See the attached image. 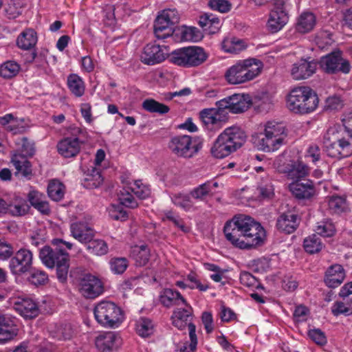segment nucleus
<instances>
[{
    "label": "nucleus",
    "mask_w": 352,
    "mask_h": 352,
    "mask_svg": "<svg viewBox=\"0 0 352 352\" xmlns=\"http://www.w3.org/2000/svg\"><path fill=\"white\" fill-rule=\"evenodd\" d=\"M208 6L212 10L221 13L228 12L232 8V4L228 0H210Z\"/></svg>",
    "instance_id": "57"
},
{
    "label": "nucleus",
    "mask_w": 352,
    "mask_h": 352,
    "mask_svg": "<svg viewBox=\"0 0 352 352\" xmlns=\"http://www.w3.org/2000/svg\"><path fill=\"white\" fill-rule=\"evenodd\" d=\"M17 335V329L12 320L0 314V343L3 344L12 340Z\"/></svg>",
    "instance_id": "26"
},
{
    "label": "nucleus",
    "mask_w": 352,
    "mask_h": 352,
    "mask_svg": "<svg viewBox=\"0 0 352 352\" xmlns=\"http://www.w3.org/2000/svg\"><path fill=\"white\" fill-rule=\"evenodd\" d=\"M6 208L5 214L15 217L26 215L30 209L27 200L19 196L13 197L9 203L6 201Z\"/></svg>",
    "instance_id": "23"
},
{
    "label": "nucleus",
    "mask_w": 352,
    "mask_h": 352,
    "mask_svg": "<svg viewBox=\"0 0 352 352\" xmlns=\"http://www.w3.org/2000/svg\"><path fill=\"white\" fill-rule=\"evenodd\" d=\"M168 147L178 157L191 158L201 148L202 143L190 135H177L171 138Z\"/></svg>",
    "instance_id": "10"
},
{
    "label": "nucleus",
    "mask_w": 352,
    "mask_h": 352,
    "mask_svg": "<svg viewBox=\"0 0 352 352\" xmlns=\"http://www.w3.org/2000/svg\"><path fill=\"white\" fill-rule=\"evenodd\" d=\"M15 145L17 146V151L14 152H18L28 157H32L35 153L34 143L26 137L18 138L14 141Z\"/></svg>",
    "instance_id": "38"
},
{
    "label": "nucleus",
    "mask_w": 352,
    "mask_h": 352,
    "mask_svg": "<svg viewBox=\"0 0 352 352\" xmlns=\"http://www.w3.org/2000/svg\"><path fill=\"white\" fill-rule=\"evenodd\" d=\"M128 261L125 258H113L110 261V267L115 274H122L128 267Z\"/></svg>",
    "instance_id": "56"
},
{
    "label": "nucleus",
    "mask_w": 352,
    "mask_h": 352,
    "mask_svg": "<svg viewBox=\"0 0 352 352\" xmlns=\"http://www.w3.org/2000/svg\"><path fill=\"white\" fill-rule=\"evenodd\" d=\"M324 151L328 156L344 158L352 154V110L344 115L342 125L329 127L323 135Z\"/></svg>",
    "instance_id": "2"
},
{
    "label": "nucleus",
    "mask_w": 352,
    "mask_h": 352,
    "mask_svg": "<svg viewBox=\"0 0 352 352\" xmlns=\"http://www.w3.org/2000/svg\"><path fill=\"white\" fill-rule=\"evenodd\" d=\"M28 280L35 285H44L48 280V276L43 270L34 269L30 272Z\"/></svg>",
    "instance_id": "55"
},
{
    "label": "nucleus",
    "mask_w": 352,
    "mask_h": 352,
    "mask_svg": "<svg viewBox=\"0 0 352 352\" xmlns=\"http://www.w3.org/2000/svg\"><path fill=\"white\" fill-rule=\"evenodd\" d=\"M316 43L319 47H324L333 42L332 35L328 31H321L316 36Z\"/></svg>",
    "instance_id": "62"
},
{
    "label": "nucleus",
    "mask_w": 352,
    "mask_h": 352,
    "mask_svg": "<svg viewBox=\"0 0 352 352\" xmlns=\"http://www.w3.org/2000/svg\"><path fill=\"white\" fill-rule=\"evenodd\" d=\"M208 55L205 50L198 46L183 47L173 51L170 61L184 67H197L206 60Z\"/></svg>",
    "instance_id": "9"
},
{
    "label": "nucleus",
    "mask_w": 352,
    "mask_h": 352,
    "mask_svg": "<svg viewBox=\"0 0 352 352\" xmlns=\"http://www.w3.org/2000/svg\"><path fill=\"white\" fill-rule=\"evenodd\" d=\"M65 193V187L63 183L56 179L50 182L47 186V195L52 200L54 201L62 200Z\"/></svg>",
    "instance_id": "37"
},
{
    "label": "nucleus",
    "mask_w": 352,
    "mask_h": 352,
    "mask_svg": "<svg viewBox=\"0 0 352 352\" xmlns=\"http://www.w3.org/2000/svg\"><path fill=\"white\" fill-rule=\"evenodd\" d=\"M190 195L192 199L201 201H204L208 196H213L209 190V185L205 183L199 185L190 190Z\"/></svg>",
    "instance_id": "52"
},
{
    "label": "nucleus",
    "mask_w": 352,
    "mask_h": 352,
    "mask_svg": "<svg viewBox=\"0 0 352 352\" xmlns=\"http://www.w3.org/2000/svg\"><path fill=\"white\" fill-rule=\"evenodd\" d=\"M179 15L175 9L164 10L157 16L154 23V34L157 39H164L172 36L174 27L179 23Z\"/></svg>",
    "instance_id": "11"
},
{
    "label": "nucleus",
    "mask_w": 352,
    "mask_h": 352,
    "mask_svg": "<svg viewBox=\"0 0 352 352\" xmlns=\"http://www.w3.org/2000/svg\"><path fill=\"white\" fill-rule=\"evenodd\" d=\"M319 63L322 69L329 74L338 72L347 74L350 71L349 63L342 57L340 52H335L323 56Z\"/></svg>",
    "instance_id": "15"
},
{
    "label": "nucleus",
    "mask_w": 352,
    "mask_h": 352,
    "mask_svg": "<svg viewBox=\"0 0 352 352\" xmlns=\"http://www.w3.org/2000/svg\"><path fill=\"white\" fill-rule=\"evenodd\" d=\"M223 232L232 245L241 250H250L261 245L266 236L261 224L245 214L235 215L227 221Z\"/></svg>",
    "instance_id": "1"
},
{
    "label": "nucleus",
    "mask_w": 352,
    "mask_h": 352,
    "mask_svg": "<svg viewBox=\"0 0 352 352\" xmlns=\"http://www.w3.org/2000/svg\"><path fill=\"white\" fill-rule=\"evenodd\" d=\"M289 188L298 199H309L315 194L314 183L309 179L296 180L289 184Z\"/></svg>",
    "instance_id": "19"
},
{
    "label": "nucleus",
    "mask_w": 352,
    "mask_h": 352,
    "mask_svg": "<svg viewBox=\"0 0 352 352\" xmlns=\"http://www.w3.org/2000/svg\"><path fill=\"white\" fill-rule=\"evenodd\" d=\"M319 98L314 89H291L285 98L288 110L296 114H309L318 107Z\"/></svg>",
    "instance_id": "5"
},
{
    "label": "nucleus",
    "mask_w": 352,
    "mask_h": 352,
    "mask_svg": "<svg viewBox=\"0 0 352 352\" xmlns=\"http://www.w3.org/2000/svg\"><path fill=\"white\" fill-rule=\"evenodd\" d=\"M129 186H124L118 193V200L121 205L130 208H135L138 204Z\"/></svg>",
    "instance_id": "41"
},
{
    "label": "nucleus",
    "mask_w": 352,
    "mask_h": 352,
    "mask_svg": "<svg viewBox=\"0 0 352 352\" xmlns=\"http://www.w3.org/2000/svg\"><path fill=\"white\" fill-rule=\"evenodd\" d=\"M217 108L204 109L199 113V118L204 126L208 130L221 128L228 120V112L217 105Z\"/></svg>",
    "instance_id": "12"
},
{
    "label": "nucleus",
    "mask_w": 352,
    "mask_h": 352,
    "mask_svg": "<svg viewBox=\"0 0 352 352\" xmlns=\"http://www.w3.org/2000/svg\"><path fill=\"white\" fill-rule=\"evenodd\" d=\"M287 137L285 126L281 122L269 121L264 126L263 132L255 133L252 140L260 151L270 153L278 150Z\"/></svg>",
    "instance_id": "3"
},
{
    "label": "nucleus",
    "mask_w": 352,
    "mask_h": 352,
    "mask_svg": "<svg viewBox=\"0 0 352 352\" xmlns=\"http://www.w3.org/2000/svg\"><path fill=\"white\" fill-rule=\"evenodd\" d=\"M15 310L23 318L31 319L38 315L37 304L31 298H19L14 304Z\"/></svg>",
    "instance_id": "22"
},
{
    "label": "nucleus",
    "mask_w": 352,
    "mask_h": 352,
    "mask_svg": "<svg viewBox=\"0 0 352 352\" xmlns=\"http://www.w3.org/2000/svg\"><path fill=\"white\" fill-rule=\"evenodd\" d=\"M32 263V252L26 248H21L11 258L9 267L13 274L21 275L30 270Z\"/></svg>",
    "instance_id": "14"
},
{
    "label": "nucleus",
    "mask_w": 352,
    "mask_h": 352,
    "mask_svg": "<svg viewBox=\"0 0 352 352\" xmlns=\"http://www.w3.org/2000/svg\"><path fill=\"white\" fill-rule=\"evenodd\" d=\"M335 231L333 223L329 220L320 222L316 228V233L324 237L333 236Z\"/></svg>",
    "instance_id": "54"
},
{
    "label": "nucleus",
    "mask_w": 352,
    "mask_h": 352,
    "mask_svg": "<svg viewBox=\"0 0 352 352\" xmlns=\"http://www.w3.org/2000/svg\"><path fill=\"white\" fill-rule=\"evenodd\" d=\"M103 182L102 177L99 170L92 168L90 173L86 175L83 185L88 188H98Z\"/></svg>",
    "instance_id": "44"
},
{
    "label": "nucleus",
    "mask_w": 352,
    "mask_h": 352,
    "mask_svg": "<svg viewBox=\"0 0 352 352\" xmlns=\"http://www.w3.org/2000/svg\"><path fill=\"white\" fill-rule=\"evenodd\" d=\"M109 213L111 218L114 220L125 221L128 217L127 212L120 206H112Z\"/></svg>",
    "instance_id": "64"
},
{
    "label": "nucleus",
    "mask_w": 352,
    "mask_h": 352,
    "mask_svg": "<svg viewBox=\"0 0 352 352\" xmlns=\"http://www.w3.org/2000/svg\"><path fill=\"white\" fill-rule=\"evenodd\" d=\"M81 144L82 142L78 138L67 137L58 142V152L65 158L73 157L79 153Z\"/></svg>",
    "instance_id": "20"
},
{
    "label": "nucleus",
    "mask_w": 352,
    "mask_h": 352,
    "mask_svg": "<svg viewBox=\"0 0 352 352\" xmlns=\"http://www.w3.org/2000/svg\"><path fill=\"white\" fill-rule=\"evenodd\" d=\"M135 330L140 336L147 338L154 332L153 322L148 318H141L136 322Z\"/></svg>",
    "instance_id": "40"
},
{
    "label": "nucleus",
    "mask_w": 352,
    "mask_h": 352,
    "mask_svg": "<svg viewBox=\"0 0 352 352\" xmlns=\"http://www.w3.org/2000/svg\"><path fill=\"white\" fill-rule=\"evenodd\" d=\"M185 305V308L175 309L171 317L173 324L179 329H183L192 323V308L187 304Z\"/></svg>",
    "instance_id": "27"
},
{
    "label": "nucleus",
    "mask_w": 352,
    "mask_h": 352,
    "mask_svg": "<svg viewBox=\"0 0 352 352\" xmlns=\"http://www.w3.org/2000/svg\"><path fill=\"white\" fill-rule=\"evenodd\" d=\"M309 172L308 166L300 160L294 162L286 171L289 177L296 179V180H302V178L308 175Z\"/></svg>",
    "instance_id": "36"
},
{
    "label": "nucleus",
    "mask_w": 352,
    "mask_h": 352,
    "mask_svg": "<svg viewBox=\"0 0 352 352\" xmlns=\"http://www.w3.org/2000/svg\"><path fill=\"white\" fill-rule=\"evenodd\" d=\"M189 194L175 193L171 196L173 203L186 211H189L194 208V202Z\"/></svg>",
    "instance_id": "39"
},
{
    "label": "nucleus",
    "mask_w": 352,
    "mask_h": 352,
    "mask_svg": "<svg viewBox=\"0 0 352 352\" xmlns=\"http://www.w3.org/2000/svg\"><path fill=\"white\" fill-rule=\"evenodd\" d=\"M240 283L248 287H258V280L250 272H241L240 274Z\"/></svg>",
    "instance_id": "60"
},
{
    "label": "nucleus",
    "mask_w": 352,
    "mask_h": 352,
    "mask_svg": "<svg viewBox=\"0 0 352 352\" xmlns=\"http://www.w3.org/2000/svg\"><path fill=\"white\" fill-rule=\"evenodd\" d=\"M130 189L138 198L144 199L151 195V189L148 186L144 184L140 180L130 183Z\"/></svg>",
    "instance_id": "51"
},
{
    "label": "nucleus",
    "mask_w": 352,
    "mask_h": 352,
    "mask_svg": "<svg viewBox=\"0 0 352 352\" xmlns=\"http://www.w3.org/2000/svg\"><path fill=\"white\" fill-rule=\"evenodd\" d=\"M11 162L16 169V174L23 177H29L32 174V164L25 155L13 152L11 155Z\"/></svg>",
    "instance_id": "28"
},
{
    "label": "nucleus",
    "mask_w": 352,
    "mask_h": 352,
    "mask_svg": "<svg viewBox=\"0 0 352 352\" xmlns=\"http://www.w3.org/2000/svg\"><path fill=\"white\" fill-rule=\"evenodd\" d=\"M252 103V97L248 94H235L216 102L221 109L232 113H240L246 111Z\"/></svg>",
    "instance_id": "13"
},
{
    "label": "nucleus",
    "mask_w": 352,
    "mask_h": 352,
    "mask_svg": "<svg viewBox=\"0 0 352 352\" xmlns=\"http://www.w3.org/2000/svg\"><path fill=\"white\" fill-rule=\"evenodd\" d=\"M20 70L19 65L14 61H6L0 67V76L4 78L15 76Z\"/></svg>",
    "instance_id": "48"
},
{
    "label": "nucleus",
    "mask_w": 352,
    "mask_h": 352,
    "mask_svg": "<svg viewBox=\"0 0 352 352\" xmlns=\"http://www.w3.org/2000/svg\"><path fill=\"white\" fill-rule=\"evenodd\" d=\"M39 257L47 267H56L57 277L60 282L67 280L69 267L68 253L57 245L54 248L45 245L40 250Z\"/></svg>",
    "instance_id": "7"
},
{
    "label": "nucleus",
    "mask_w": 352,
    "mask_h": 352,
    "mask_svg": "<svg viewBox=\"0 0 352 352\" xmlns=\"http://www.w3.org/2000/svg\"><path fill=\"white\" fill-rule=\"evenodd\" d=\"M303 246L305 251L309 254H315L321 250L322 248V242L318 236L312 234L305 239Z\"/></svg>",
    "instance_id": "47"
},
{
    "label": "nucleus",
    "mask_w": 352,
    "mask_h": 352,
    "mask_svg": "<svg viewBox=\"0 0 352 352\" xmlns=\"http://www.w3.org/2000/svg\"><path fill=\"white\" fill-rule=\"evenodd\" d=\"M287 14L277 13L271 12L267 23V28L272 33L280 31L287 23Z\"/></svg>",
    "instance_id": "32"
},
{
    "label": "nucleus",
    "mask_w": 352,
    "mask_h": 352,
    "mask_svg": "<svg viewBox=\"0 0 352 352\" xmlns=\"http://www.w3.org/2000/svg\"><path fill=\"white\" fill-rule=\"evenodd\" d=\"M274 94L267 90H262L261 93L256 94L252 99V102L261 104H272L274 101Z\"/></svg>",
    "instance_id": "59"
},
{
    "label": "nucleus",
    "mask_w": 352,
    "mask_h": 352,
    "mask_svg": "<svg viewBox=\"0 0 352 352\" xmlns=\"http://www.w3.org/2000/svg\"><path fill=\"white\" fill-rule=\"evenodd\" d=\"M169 54L166 45L155 43L147 44L140 55L141 61L148 65H154L163 62Z\"/></svg>",
    "instance_id": "16"
},
{
    "label": "nucleus",
    "mask_w": 352,
    "mask_h": 352,
    "mask_svg": "<svg viewBox=\"0 0 352 352\" xmlns=\"http://www.w3.org/2000/svg\"><path fill=\"white\" fill-rule=\"evenodd\" d=\"M345 98L340 94H333L325 100L324 108L330 111H338L344 106Z\"/></svg>",
    "instance_id": "50"
},
{
    "label": "nucleus",
    "mask_w": 352,
    "mask_h": 352,
    "mask_svg": "<svg viewBox=\"0 0 352 352\" xmlns=\"http://www.w3.org/2000/svg\"><path fill=\"white\" fill-rule=\"evenodd\" d=\"M300 219L292 212L281 214L276 221V227L279 230L287 234L294 232L298 227Z\"/></svg>",
    "instance_id": "24"
},
{
    "label": "nucleus",
    "mask_w": 352,
    "mask_h": 352,
    "mask_svg": "<svg viewBox=\"0 0 352 352\" xmlns=\"http://www.w3.org/2000/svg\"><path fill=\"white\" fill-rule=\"evenodd\" d=\"M263 63L255 58L239 61L231 66L226 72L225 76L230 85H239L252 80L263 69Z\"/></svg>",
    "instance_id": "6"
},
{
    "label": "nucleus",
    "mask_w": 352,
    "mask_h": 352,
    "mask_svg": "<svg viewBox=\"0 0 352 352\" xmlns=\"http://www.w3.org/2000/svg\"><path fill=\"white\" fill-rule=\"evenodd\" d=\"M333 314L338 316L341 314L349 316L352 314V300L349 302H336L331 307Z\"/></svg>",
    "instance_id": "53"
},
{
    "label": "nucleus",
    "mask_w": 352,
    "mask_h": 352,
    "mask_svg": "<svg viewBox=\"0 0 352 352\" xmlns=\"http://www.w3.org/2000/svg\"><path fill=\"white\" fill-rule=\"evenodd\" d=\"M79 292L87 298H95L102 293V283L96 276L85 274L80 280Z\"/></svg>",
    "instance_id": "17"
},
{
    "label": "nucleus",
    "mask_w": 352,
    "mask_h": 352,
    "mask_svg": "<svg viewBox=\"0 0 352 352\" xmlns=\"http://www.w3.org/2000/svg\"><path fill=\"white\" fill-rule=\"evenodd\" d=\"M142 108L148 112L159 114H165L170 110L167 105L151 98L146 99L142 102Z\"/></svg>",
    "instance_id": "42"
},
{
    "label": "nucleus",
    "mask_w": 352,
    "mask_h": 352,
    "mask_svg": "<svg viewBox=\"0 0 352 352\" xmlns=\"http://www.w3.org/2000/svg\"><path fill=\"white\" fill-rule=\"evenodd\" d=\"M221 46L224 52L233 54H237L245 48L242 41L236 38H225Z\"/></svg>",
    "instance_id": "43"
},
{
    "label": "nucleus",
    "mask_w": 352,
    "mask_h": 352,
    "mask_svg": "<svg viewBox=\"0 0 352 352\" xmlns=\"http://www.w3.org/2000/svg\"><path fill=\"white\" fill-rule=\"evenodd\" d=\"M71 233L74 238L82 243H87L94 236V230L83 222H75L70 226Z\"/></svg>",
    "instance_id": "25"
},
{
    "label": "nucleus",
    "mask_w": 352,
    "mask_h": 352,
    "mask_svg": "<svg viewBox=\"0 0 352 352\" xmlns=\"http://www.w3.org/2000/svg\"><path fill=\"white\" fill-rule=\"evenodd\" d=\"M87 244V250L97 256L104 255L108 252V245L103 240L92 239Z\"/></svg>",
    "instance_id": "46"
},
{
    "label": "nucleus",
    "mask_w": 352,
    "mask_h": 352,
    "mask_svg": "<svg viewBox=\"0 0 352 352\" xmlns=\"http://www.w3.org/2000/svg\"><path fill=\"white\" fill-rule=\"evenodd\" d=\"M37 40L36 32L32 29H26L18 36L16 45L20 49L28 50L36 45Z\"/></svg>",
    "instance_id": "31"
},
{
    "label": "nucleus",
    "mask_w": 352,
    "mask_h": 352,
    "mask_svg": "<svg viewBox=\"0 0 352 352\" xmlns=\"http://www.w3.org/2000/svg\"><path fill=\"white\" fill-rule=\"evenodd\" d=\"M162 219L164 221L168 220L172 221L175 226L178 227L184 232H188L190 230L188 227L185 226L183 220L179 216L175 215L172 211L166 212Z\"/></svg>",
    "instance_id": "58"
},
{
    "label": "nucleus",
    "mask_w": 352,
    "mask_h": 352,
    "mask_svg": "<svg viewBox=\"0 0 352 352\" xmlns=\"http://www.w3.org/2000/svg\"><path fill=\"white\" fill-rule=\"evenodd\" d=\"M318 66V63L314 60L301 59L292 65L291 75L295 80L306 79L313 75Z\"/></svg>",
    "instance_id": "18"
},
{
    "label": "nucleus",
    "mask_w": 352,
    "mask_h": 352,
    "mask_svg": "<svg viewBox=\"0 0 352 352\" xmlns=\"http://www.w3.org/2000/svg\"><path fill=\"white\" fill-rule=\"evenodd\" d=\"M160 301L162 305L166 307H170L173 305H179L180 302L186 305V300L182 296L181 294L172 289H164L160 294Z\"/></svg>",
    "instance_id": "30"
},
{
    "label": "nucleus",
    "mask_w": 352,
    "mask_h": 352,
    "mask_svg": "<svg viewBox=\"0 0 352 352\" xmlns=\"http://www.w3.org/2000/svg\"><path fill=\"white\" fill-rule=\"evenodd\" d=\"M95 344L100 352H111L119 346L120 338L114 332H106L96 338Z\"/></svg>",
    "instance_id": "21"
},
{
    "label": "nucleus",
    "mask_w": 352,
    "mask_h": 352,
    "mask_svg": "<svg viewBox=\"0 0 352 352\" xmlns=\"http://www.w3.org/2000/svg\"><path fill=\"white\" fill-rule=\"evenodd\" d=\"M316 23L315 15L309 12L302 13L298 19L296 30L301 33H307L313 30Z\"/></svg>",
    "instance_id": "33"
},
{
    "label": "nucleus",
    "mask_w": 352,
    "mask_h": 352,
    "mask_svg": "<svg viewBox=\"0 0 352 352\" xmlns=\"http://www.w3.org/2000/svg\"><path fill=\"white\" fill-rule=\"evenodd\" d=\"M131 256L137 265L144 266L148 262L150 250L147 245H135L131 248Z\"/></svg>",
    "instance_id": "34"
},
{
    "label": "nucleus",
    "mask_w": 352,
    "mask_h": 352,
    "mask_svg": "<svg viewBox=\"0 0 352 352\" xmlns=\"http://www.w3.org/2000/svg\"><path fill=\"white\" fill-rule=\"evenodd\" d=\"M305 156L306 158H310L311 161L316 164L321 158L319 146L316 144H311L307 149Z\"/></svg>",
    "instance_id": "61"
},
{
    "label": "nucleus",
    "mask_w": 352,
    "mask_h": 352,
    "mask_svg": "<svg viewBox=\"0 0 352 352\" xmlns=\"http://www.w3.org/2000/svg\"><path fill=\"white\" fill-rule=\"evenodd\" d=\"M345 273L340 265H333L326 272L324 281L329 287H337L344 280Z\"/></svg>",
    "instance_id": "29"
},
{
    "label": "nucleus",
    "mask_w": 352,
    "mask_h": 352,
    "mask_svg": "<svg viewBox=\"0 0 352 352\" xmlns=\"http://www.w3.org/2000/svg\"><path fill=\"white\" fill-rule=\"evenodd\" d=\"M328 207L332 213H341L346 209V199L341 196H331L328 199Z\"/></svg>",
    "instance_id": "45"
},
{
    "label": "nucleus",
    "mask_w": 352,
    "mask_h": 352,
    "mask_svg": "<svg viewBox=\"0 0 352 352\" xmlns=\"http://www.w3.org/2000/svg\"><path fill=\"white\" fill-rule=\"evenodd\" d=\"M308 336L315 343L318 345H324L327 343L326 336L320 329H311L308 332Z\"/></svg>",
    "instance_id": "63"
},
{
    "label": "nucleus",
    "mask_w": 352,
    "mask_h": 352,
    "mask_svg": "<svg viewBox=\"0 0 352 352\" xmlns=\"http://www.w3.org/2000/svg\"><path fill=\"white\" fill-rule=\"evenodd\" d=\"M258 197L261 199H270L274 196V188L269 179L262 181L257 187Z\"/></svg>",
    "instance_id": "49"
},
{
    "label": "nucleus",
    "mask_w": 352,
    "mask_h": 352,
    "mask_svg": "<svg viewBox=\"0 0 352 352\" xmlns=\"http://www.w3.org/2000/svg\"><path fill=\"white\" fill-rule=\"evenodd\" d=\"M246 138L245 131L239 126L226 128L214 142L211 153L216 158H224L241 147Z\"/></svg>",
    "instance_id": "4"
},
{
    "label": "nucleus",
    "mask_w": 352,
    "mask_h": 352,
    "mask_svg": "<svg viewBox=\"0 0 352 352\" xmlns=\"http://www.w3.org/2000/svg\"><path fill=\"white\" fill-rule=\"evenodd\" d=\"M199 25L210 34L215 33L219 28L220 20L212 14H204L199 17Z\"/></svg>",
    "instance_id": "35"
},
{
    "label": "nucleus",
    "mask_w": 352,
    "mask_h": 352,
    "mask_svg": "<svg viewBox=\"0 0 352 352\" xmlns=\"http://www.w3.org/2000/svg\"><path fill=\"white\" fill-rule=\"evenodd\" d=\"M97 322L104 327H118L124 320L123 311L117 305L109 301H102L94 308Z\"/></svg>",
    "instance_id": "8"
}]
</instances>
